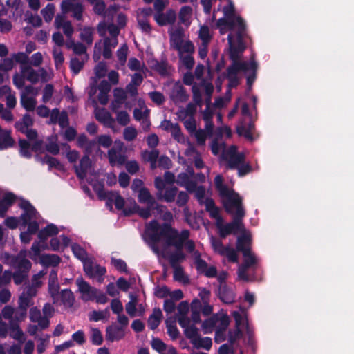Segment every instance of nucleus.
Listing matches in <instances>:
<instances>
[{
  "label": "nucleus",
  "instance_id": "obj_59",
  "mask_svg": "<svg viewBox=\"0 0 354 354\" xmlns=\"http://www.w3.org/2000/svg\"><path fill=\"white\" fill-rule=\"evenodd\" d=\"M44 249V243L41 242H35L32 247L31 250L29 252L30 257L36 261L39 257L41 251Z\"/></svg>",
  "mask_w": 354,
  "mask_h": 354
},
{
  "label": "nucleus",
  "instance_id": "obj_28",
  "mask_svg": "<svg viewBox=\"0 0 354 354\" xmlns=\"http://www.w3.org/2000/svg\"><path fill=\"white\" fill-rule=\"evenodd\" d=\"M154 19L159 25H167L174 21L176 13L171 10L167 11L165 13L157 12L154 15Z\"/></svg>",
  "mask_w": 354,
  "mask_h": 354
},
{
  "label": "nucleus",
  "instance_id": "obj_34",
  "mask_svg": "<svg viewBox=\"0 0 354 354\" xmlns=\"http://www.w3.org/2000/svg\"><path fill=\"white\" fill-rule=\"evenodd\" d=\"M21 73L27 80L32 83L39 81L38 71L34 70L30 65L21 67Z\"/></svg>",
  "mask_w": 354,
  "mask_h": 354
},
{
  "label": "nucleus",
  "instance_id": "obj_31",
  "mask_svg": "<svg viewBox=\"0 0 354 354\" xmlns=\"http://www.w3.org/2000/svg\"><path fill=\"white\" fill-rule=\"evenodd\" d=\"M124 329L122 326L111 325L106 328V338L111 341L118 340L124 337Z\"/></svg>",
  "mask_w": 354,
  "mask_h": 354
},
{
  "label": "nucleus",
  "instance_id": "obj_4",
  "mask_svg": "<svg viewBox=\"0 0 354 354\" xmlns=\"http://www.w3.org/2000/svg\"><path fill=\"white\" fill-rule=\"evenodd\" d=\"M229 48L230 52V57L233 60L232 65L228 68V79L230 80L229 86L230 87H235L239 84L238 77L241 72L245 74H248V84L251 85L254 77H251V75H254L256 70V64L254 60H251L250 62H241L237 59H239L240 54L243 51L237 48L236 44L233 40L232 35H229L228 37Z\"/></svg>",
  "mask_w": 354,
  "mask_h": 354
},
{
  "label": "nucleus",
  "instance_id": "obj_55",
  "mask_svg": "<svg viewBox=\"0 0 354 354\" xmlns=\"http://www.w3.org/2000/svg\"><path fill=\"white\" fill-rule=\"evenodd\" d=\"M192 15V9L189 6H183L180 11L179 17L180 21L186 24L189 25L190 22V19Z\"/></svg>",
  "mask_w": 354,
  "mask_h": 354
},
{
  "label": "nucleus",
  "instance_id": "obj_53",
  "mask_svg": "<svg viewBox=\"0 0 354 354\" xmlns=\"http://www.w3.org/2000/svg\"><path fill=\"white\" fill-rule=\"evenodd\" d=\"M189 312V305L186 301H182L178 306V314L177 317L178 323L180 324V319H183L185 322L189 320L187 317Z\"/></svg>",
  "mask_w": 354,
  "mask_h": 354
},
{
  "label": "nucleus",
  "instance_id": "obj_41",
  "mask_svg": "<svg viewBox=\"0 0 354 354\" xmlns=\"http://www.w3.org/2000/svg\"><path fill=\"white\" fill-rule=\"evenodd\" d=\"M162 318V312L159 308H155L153 311L151 315L149 317L148 319V326L149 327L154 330L156 329L160 324V320Z\"/></svg>",
  "mask_w": 354,
  "mask_h": 354
},
{
  "label": "nucleus",
  "instance_id": "obj_50",
  "mask_svg": "<svg viewBox=\"0 0 354 354\" xmlns=\"http://www.w3.org/2000/svg\"><path fill=\"white\" fill-rule=\"evenodd\" d=\"M189 177L188 174L183 173L178 175L177 183L183 186H185L186 189L192 192L194 190L195 185L189 182Z\"/></svg>",
  "mask_w": 354,
  "mask_h": 354
},
{
  "label": "nucleus",
  "instance_id": "obj_49",
  "mask_svg": "<svg viewBox=\"0 0 354 354\" xmlns=\"http://www.w3.org/2000/svg\"><path fill=\"white\" fill-rule=\"evenodd\" d=\"M128 67L131 71H135L136 72H142V73H145L146 71H147L145 66L134 57H131L129 59L128 62Z\"/></svg>",
  "mask_w": 354,
  "mask_h": 354
},
{
  "label": "nucleus",
  "instance_id": "obj_39",
  "mask_svg": "<svg viewBox=\"0 0 354 354\" xmlns=\"http://www.w3.org/2000/svg\"><path fill=\"white\" fill-rule=\"evenodd\" d=\"M39 262L44 266H56L60 262V258L56 254H43L39 257Z\"/></svg>",
  "mask_w": 354,
  "mask_h": 354
},
{
  "label": "nucleus",
  "instance_id": "obj_22",
  "mask_svg": "<svg viewBox=\"0 0 354 354\" xmlns=\"http://www.w3.org/2000/svg\"><path fill=\"white\" fill-rule=\"evenodd\" d=\"M84 270L91 277H100L104 274V268L95 263L91 259L84 261Z\"/></svg>",
  "mask_w": 354,
  "mask_h": 354
},
{
  "label": "nucleus",
  "instance_id": "obj_2",
  "mask_svg": "<svg viewBox=\"0 0 354 354\" xmlns=\"http://www.w3.org/2000/svg\"><path fill=\"white\" fill-rule=\"evenodd\" d=\"M147 235L151 241L159 242L164 241L167 245H174L176 249H181L183 245L189 252L194 251V244L192 241L187 240L189 236L188 230H183L178 234L176 230L168 225L160 226L156 221H152L147 227Z\"/></svg>",
  "mask_w": 354,
  "mask_h": 354
},
{
  "label": "nucleus",
  "instance_id": "obj_40",
  "mask_svg": "<svg viewBox=\"0 0 354 354\" xmlns=\"http://www.w3.org/2000/svg\"><path fill=\"white\" fill-rule=\"evenodd\" d=\"M50 118L54 122H58L62 127H66L68 124L66 113H59L57 109L53 110Z\"/></svg>",
  "mask_w": 354,
  "mask_h": 354
},
{
  "label": "nucleus",
  "instance_id": "obj_48",
  "mask_svg": "<svg viewBox=\"0 0 354 354\" xmlns=\"http://www.w3.org/2000/svg\"><path fill=\"white\" fill-rule=\"evenodd\" d=\"M94 33V30L91 28L86 27L84 28L81 30L80 32V39L88 45H91L93 43V36Z\"/></svg>",
  "mask_w": 354,
  "mask_h": 354
},
{
  "label": "nucleus",
  "instance_id": "obj_43",
  "mask_svg": "<svg viewBox=\"0 0 354 354\" xmlns=\"http://www.w3.org/2000/svg\"><path fill=\"white\" fill-rule=\"evenodd\" d=\"M59 298L61 299L62 304L66 307H71L73 305L75 298L73 292L70 290H63L59 293Z\"/></svg>",
  "mask_w": 354,
  "mask_h": 354
},
{
  "label": "nucleus",
  "instance_id": "obj_24",
  "mask_svg": "<svg viewBox=\"0 0 354 354\" xmlns=\"http://www.w3.org/2000/svg\"><path fill=\"white\" fill-rule=\"evenodd\" d=\"M62 9L64 12L72 11L73 16L77 19H80L82 17V6L79 3H71L69 1H63Z\"/></svg>",
  "mask_w": 354,
  "mask_h": 354
},
{
  "label": "nucleus",
  "instance_id": "obj_7",
  "mask_svg": "<svg viewBox=\"0 0 354 354\" xmlns=\"http://www.w3.org/2000/svg\"><path fill=\"white\" fill-rule=\"evenodd\" d=\"M251 236L250 234H245L239 236L237 239L236 249L243 253L244 258L243 265L248 267L255 263V257L250 250Z\"/></svg>",
  "mask_w": 354,
  "mask_h": 354
},
{
  "label": "nucleus",
  "instance_id": "obj_37",
  "mask_svg": "<svg viewBox=\"0 0 354 354\" xmlns=\"http://www.w3.org/2000/svg\"><path fill=\"white\" fill-rule=\"evenodd\" d=\"M207 104V108L203 113V117L205 121V129L209 133H210L213 129V124L211 121L213 115V109L210 106V99H208Z\"/></svg>",
  "mask_w": 354,
  "mask_h": 354
},
{
  "label": "nucleus",
  "instance_id": "obj_54",
  "mask_svg": "<svg viewBox=\"0 0 354 354\" xmlns=\"http://www.w3.org/2000/svg\"><path fill=\"white\" fill-rule=\"evenodd\" d=\"M31 297H28L23 292L19 297V306H20V309L21 310V317L24 318L26 315V310L27 308L30 306V299Z\"/></svg>",
  "mask_w": 354,
  "mask_h": 354
},
{
  "label": "nucleus",
  "instance_id": "obj_61",
  "mask_svg": "<svg viewBox=\"0 0 354 354\" xmlns=\"http://www.w3.org/2000/svg\"><path fill=\"white\" fill-rule=\"evenodd\" d=\"M53 55L56 68H59L64 61L62 51L58 47H53Z\"/></svg>",
  "mask_w": 354,
  "mask_h": 354
},
{
  "label": "nucleus",
  "instance_id": "obj_1",
  "mask_svg": "<svg viewBox=\"0 0 354 354\" xmlns=\"http://www.w3.org/2000/svg\"><path fill=\"white\" fill-rule=\"evenodd\" d=\"M106 206L111 211H121L124 214L138 213L141 217L147 218L154 215L165 221L171 219V213L167 212L157 201H106Z\"/></svg>",
  "mask_w": 354,
  "mask_h": 354
},
{
  "label": "nucleus",
  "instance_id": "obj_33",
  "mask_svg": "<svg viewBox=\"0 0 354 354\" xmlns=\"http://www.w3.org/2000/svg\"><path fill=\"white\" fill-rule=\"evenodd\" d=\"M170 96L175 102H184L187 98L183 87L178 83L174 85Z\"/></svg>",
  "mask_w": 354,
  "mask_h": 354
},
{
  "label": "nucleus",
  "instance_id": "obj_25",
  "mask_svg": "<svg viewBox=\"0 0 354 354\" xmlns=\"http://www.w3.org/2000/svg\"><path fill=\"white\" fill-rule=\"evenodd\" d=\"M185 33L181 28H177L171 32L170 45L174 49L178 48L185 41Z\"/></svg>",
  "mask_w": 354,
  "mask_h": 354
},
{
  "label": "nucleus",
  "instance_id": "obj_17",
  "mask_svg": "<svg viewBox=\"0 0 354 354\" xmlns=\"http://www.w3.org/2000/svg\"><path fill=\"white\" fill-rule=\"evenodd\" d=\"M223 205L226 212L230 214L234 219L241 220L245 215L241 201H224Z\"/></svg>",
  "mask_w": 354,
  "mask_h": 354
},
{
  "label": "nucleus",
  "instance_id": "obj_18",
  "mask_svg": "<svg viewBox=\"0 0 354 354\" xmlns=\"http://www.w3.org/2000/svg\"><path fill=\"white\" fill-rule=\"evenodd\" d=\"M194 93V100L196 104L190 103L185 109H183L178 111V117L181 120H185L187 117H192L196 111V104H200L201 102V96L195 86L192 88Z\"/></svg>",
  "mask_w": 354,
  "mask_h": 354
},
{
  "label": "nucleus",
  "instance_id": "obj_52",
  "mask_svg": "<svg viewBox=\"0 0 354 354\" xmlns=\"http://www.w3.org/2000/svg\"><path fill=\"white\" fill-rule=\"evenodd\" d=\"M159 152L158 150H152L150 151H145L142 153L143 158L151 162V167L152 169L156 167V160L158 158Z\"/></svg>",
  "mask_w": 354,
  "mask_h": 354
},
{
  "label": "nucleus",
  "instance_id": "obj_11",
  "mask_svg": "<svg viewBox=\"0 0 354 354\" xmlns=\"http://www.w3.org/2000/svg\"><path fill=\"white\" fill-rule=\"evenodd\" d=\"M216 227L218 228L220 234L223 237H225L227 235L230 234H236L237 232H241L243 236L245 234H250L247 232L243 226V224L241 221V220L234 219L233 222L224 225L223 220L218 221L216 224Z\"/></svg>",
  "mask_w": 354,
  "mask_h": 354
},
{
  "label": "nucleus",
  "instance_id": "obj_57",
  "mask_svg": "<svg viewBox=\"0 0 354 354\" xmlns=\"http://www.w3.org/2000/svg\"><path fill=\"white\" fill-rule=\"evenodd\" d=\"M55 7L53 3H48L41 11V13L46 22H50L53 19L55 14Z\"/></svg>",
  "mask_w": 354,
  "mask_h": 354
},
{
  "label": "nucleus",
  "instance_id": "obj_23",
  "mask_svg": "<svg viewBox=\"0 0 354 354\" xmlns=\"http://www.w3.org/2000/svg\"><path fill=\"white\" fill-rule=\"evenodd\" d=\"M96 119L105 126L113 129L115 120L105 109L96 108L95 110Z\"/></svg>",
  "mask_w": 354,
  "mask_h": 354
},
{
  "label": "nucleus",
  "instance_id": "obj_20",
  "mask_svg": "<svg viewBox=\"0 0 354 354\" xmlns=\"http://www.w3.org/2000/svg\"><path fill=\"white\" fill-rule=\"evenodd\" d=\"M214 183L216 189L221 197L226 198V199H240L237 193H235L233 190L223 184V178L221 175L216 176Z\"/></svg>",
  "mask_w": 354,
  "mask_h": 354
},
{
  "label": "nucleus",
  "instance_id": "obj_56",
  "mask_svg": "<svg viewBox=\"0 0 354 354\" xmlns=\"http://www.w3.org/2000/svg\"><path fill=\"white\" fill-rule=\"evenodd\" d=\"M71 249L74 255L77 259L81 260L83 262V263H84V261H88L89 259L88 258H87V254L86 251L79 245L73 244L71 245Z\"/></svg>",
  "mask_w": 354,
  "mask_h": 354
},
{
  "label": "nucleus",
  "instance_id": "obj_64",
  "mask_svg": "<svg viewBox=\"0 0 354 354\" xmlns=\"http://www.w3.org/2000/svg\"><path fill=\"white\" fill-rule=\"evenodd\" d=\"M198 37L202 43L207 44L212 37L209 28L206 26H202L199 30Z\"/></svg>",
  "mask_w": 354,
  "mask_h": 354
},
{
  "label": "nucleus",
  "instance_id": "obj_30",
  "mask_svg": "<svg viewBox=\"0 0 354 354\" xmlns=\"http://www.w3.org/2000/svg\"><path fill=\"white\" fill-rule=\"evenodd\" d=\"M218 295L221 299L226 304H231L234 301V294L233 290L227 287L225 283L220 285Z\"/></svg>",
  "mask_w": 354,
  "mask_h": 354
},
{
  "label": "nucleus",
  "instance_id": "obj_45",
  "mask_svg": "<svg viewBox=\"0 0 354 354\" xmlns=\"http://www.w3.org/2000/svg\"><path fill=\"white\" fill-rule=\"evenodd\" d=\"M66 46L68 48H72L73 52L78 55L82 56V57H84V59H88V55L86 53V48L84 45L80 43L74 44L73 42H67Z\"/></svg>",
  "mask_w": 354,
  "mask_h": 354
},
{
  "label": "nucleus",
  "instance_id": "obj_44",
  "mask_svg": "<svg viewBox=\"0 0 354 354\" xmlns=\"http://www.w3.org/2000/svg\"><path fill=\"white\" fill-rule=\"evenodd\" d=\"M109 317V310L108 308L101 311L93 310L88 314V319L91 322H98L100 320L108 319Z\"/></svg>",
  "mask_w": 354,
  "mask_h": 354
},
{
  "label": "nucleus",
  "instance_id": "obj_21",
  "mask_svg": "<svg viewBox=\"0 0 354 354\" xmlns=\"http://www.w3.org/2000/svg\"><path fill=\"white\" fill-rule=\"evenodd\" d=\"M75 171L80 178H86L88 181L91 180L88 176L91 174V160L87 155L81 159L80 165L75 167Z\"/></svg>",
  "mask_w": 354,
  "mask_h": 354
},
{
  "label": "nucleus",
  "instance_id": "obj_27",
  "mask_svg": "<svg viewBox=\"0 0 354 354\" xmlns=\"http://www.w3.org/2000/svg\"><path fill=\"white\" fill-rule=\"evenodd\" d=\"M180 325L184 329L185 336L191 340V342L199 336L198 329L190 324V320L185 322L183 319H180Z\"/></svg>",
  "mask_w": 354,
  "mask_h": 354
},
{
  "label": "nucleus",
  "instance_id": "obj_6",
  "mask_svg": "<svg viewBox=\"0 0 354 354\" xmlns=\"http://www.w3.org/2000/svg\"><path fill=\"white\" fill-rule=\"evenodd\" d=\"M230 323L227 315L223 310L206 319L202 325L205 333L216 331V342L224 339L223 331L226 330Z\"/></svg>",
  "mask_w": 354,
  "mask_h": 354
},
{
  "label": "nucleus",
  "instance_id": "obj_12",
  "mask_svg": "<svg viewBox=\"0 0 354 354\" xmlns=\"http://www.w3.org/2000/svg\"><path fill=\"white\" fill-rule=\"evenodd\" d=\"M39 93L37 88L28 86L21 93V104L27 111H33L37 105L36 97Z\"/></svg>",
  "mask_w": 354,
  "mask_h": 354
},
{
  "label": "nucleus",
  "instance_id": "obj_42",
  "mask_svg": "<svg viewBox=\"0 0 354 354\" xmlns=\"http://www.w3.org/2000/svg\"><path fill=\"white\" fill-rule=\"evenodd\" d=\"M149 116V110L144 102H139V107L133 111V117L137 121H141Z\"/></svg>",
  "mask_w": 354,
  "mask_h": 354
},
{
  "label": "nucleus",
  "instance_id": "obj_32",
  "mask_svg": "<svg viewBox=\"0 0 354 354\" xmlns=\"http://www.w3.org/2000/svg\"><path fill=\"white\" fill-rule=\"evenodd\" d=\"M26 256V251H21L17 257L10 256L7 252H3L1 254L0 259L4 263L16 267L19 265V261H20L21 259H25Z\"/></svg>",
  "mask_w": 354,
  "mask_h": 354
},
{
  "label": "nucleus",
  "instance_id": "obj_46",
  "mask_svg": "<svg viewBox=\"0 0 354 354\" xmlns=\"http://www.w3.org/2000/svg\"><path fill=\"white\" fill-rule=\"evenodd\" d=\"M192 344L197 348H203L209 350L212 347V342L209 337H201L198 336L193 340Z\"/></svg>",
  "mask_w": 354,
  "mask_h": 354
},
{
  "label": "nucleus",
  "instance_id": "obj_5",
  "mask_svg": "<svg viewBox=\"0 0 354 354\" xmlns=\"http://www.w3.org/2000/svg\"><path fill=\"white\" fill-rule=\"evenodd\" d=\"M211 147L213 153L221 154L222 160L225 161L230 168H236L240 176H243L251 171L249 165H242L245 156L243 153H236L235 146L232 145L226 148L223 143L214 141Z\"/></svg>",
  "mask_w": 354,
  "mask_h": 354
},
{
  "label": "nucleus",
  "instance_id": "obj_16",
  "mask_svg": "<svg viewBox=\"0 0 354 354\" xmlns=\"http://www.w3.org/2000/svg\"><path fill=\"white\" fill-rule=\"evenodd\" d=\"M32 124V118L29 115H25L21 121L15 123V127L17 130L26 134L30 140H34L37 137V133L30 129Z\"/></svg>",
  "mask_w": 354,
  "mask_h": 354
},
{
  "label": "nucleus",
  "instance_id": "obj_62",
  "mask_svg": "<svg viewBox=\"0 0 354 354\" xmlns=\"http://www.w3.org/2000/svg\"><path fill=\"white\" fill-rule=\"evenodd\" d=\"M138 135L137 129L133 127H126L123 131V138L127 141L135 140Z\"/></svg>",
  "mask_w": 354,
  "mask_h": 354
},
{
  "label": "nucleus",
  "instance_id": "obj_51",
  "mask_svg": "<svg viewBox=\"0 0 354 354\" xmlns=\"http://www.w3.org/2000/svg\"><path fill=\"white\" fill-rule=\"evenodd\" d=\"M179 55L192 54L194 52V46L192 41L187 39L178 48L176 49Z\"/></svg>",
  "mask_w": 354,
  "mask_h": 354
},
{
  "label": "nucleus",
  "instance_id": "obj_35",
  "mask_svg": "<svg viewBox=\"0 0 354 354\" xmlns=\"http://www.w3.org/2000/svg\"><path fill=\"white\" fill-rule=\"evenodd\" d=\"M100 93L97 95V100L102 104H106L108 102V93L111 90L109 84L104 80L102 81L98 86Z\"/></svg>",
  "mask_w": 354,
  "mask_h": 354
},
{
  "label": "nucleus",
  "instance_id": "obj_36",
  "mask_svg": "<svg viewBox=\"0 0 354 354\" xmlns=\"http://www.w3.org/2000/svg\"><path fill=\"white\" fill-rule=\"evenodd\" d=\"M30 319L32 322H38L41 328H46L49 324V321L46 318L41 316L40 310L36 308H32L30 310Z\"/></svg>",
  "mask_w": 354,
  "mask_h": 354
},
{
  "label": "nucleus",
  "instance_id": "obj_38",
  "mask_svg": "<svg viewBox=\"0 0 354 354\" xmlns=\"http://www.w3.org/2000/svg\"><path fill=\"white\" fill-rule=\"evenodd\" d=\"M235 322L236 328L245 329L248 327V323L246 319V314L243 309L240 308L239 311H234L232 313Z\"/></svg>",
  "mask_w": 354,
  "mask_h": 354
},
{
  "label": "nucleus",
  "instance_id": "obj_60",
  "mask_svg": "<svg viewBox=\"0 0 354 354\" xmlns=\"http://www.w3.org/2000/svg\"><path fill=\"white\" fill-rule=\"evenodd\" d=\"M86 60L84 57H81V59L77 57L72 58L71 60V69L75 74H77L82 68Z\"/></svg>",
  "mask_w": 354,
  "mask_h": 354
},
{
  "label": "nucleus",
  "instance_id": "obj_47",
  "mask_svg": "<svg viewBox=\"0 0 354 354\" xmlns=\"http://www.w3.org/2000/svg\"><path fill=\"white\" fill-rule=\"evenodd\" d=\"M58 228L54 224L48 225L44 229L39 232V238L41 240H45L47 237L57 234L58 233Z\"/></svg>",
  "mask_w": 354,
  "mask_h": 354
},
{
  "label": "nucleus",
  "instance_id": "obj_8",
  "mask_svg": "<svg viewBox=\"0 0 354 354\" xmlns=\"http://www.w3.org/2000/svg\"><path fill=\"white\" fill-rule=\"evenodd\" d=\"M151 241L153 242L151 245L153 251L158 255L162 256L165 258H168L173 266H176L178 263L182 261L185 259V255L180 249H177L178 251L176 253L169 255L167 252V247L168 245L165 244L163 240L159 242H155L154 241Z\"/></svg>",
  "mask_w": 354,
  "mask_h": 354
},
{
  "label": "nucleus",
  "instance_id": "obj_63",
  "mask_svg": "<svg viewBox=\"0 0 354 354\" xmlns=\"http://www.w3.org/2000/svg\"><path fill=\"white\" fill-rule=\"evenodd\" d=\"M59 283H48V292L55 304L57 303L59 300Z\"/></svg>",
  "mask_w": 354,
  "mask_h": 354
},
{
  "label": "nucleus",
  "instance_id": "obj_29",
  "mask_svg": "<svg viewBox=\"0 0 354 354\" xmlns=\"http://www.w3.org/2000/svg\"><path fill=\"white\" fill-rule=\"evenodd\" d=\"M201 205L205 207V210L209 214V216L216 220V224L218 221L222 220L220 216V209L215 206L214 201H201Z\"/></svg>",
  "mask_w": 354,
  "mask_h": 354
},
{
  "label": "nucleus",
  "instance_id": "obj_3",
  "mask_svg": "<svg viewBox=\"0 0 354 354\" xmlns=\"http://www.w3.org/2000/svg\"><path fill=\"white\" fill-rule=\"evenodd\" d=\"M227 5L223 8L224 17L219 19L216 22V27L219 29L221 34L223 35L229 30L236 32V35L232 32L233 40L237 48L241 50L245 49L242 41V32L245 29V24L243 19L234 14V6L232 0H226Z\"/></svg>",
  "mask_w": 354,
  "mask_h": 354
},
{
  "label": "nucleus",
  "instance_id": "obj_26",
  "mask_svg": "<svg viewBox=\"0 0 354 354\" xmlns=\"http://www.w3.org/2000/svg\"><path fill=\"white\" fill-rule=\"evenodd\" d=\"M55 25L57 28H62L66 37H70L73 33V28L70 23L64 17L57 15L55 17Z\"/></svg>",
  "mask_w": 354,
  "mask_h": 354
},
{
  "label": "nucleus",
  "instance_id": "obj_19",
  "mask_svg": "<svg viewBox=\"0 0 354 354\" xmlns=\"http://www.w3.org/2000/svg\"><path fill=\"white\" fill-rule=\"evenodd\" d=\"M17 270L13 274L14 281L16 284L19 285L23 282L26 277V273L31 268L30 262L26 259H21L19 261V265L15 267Z\"/></svg>",
  "mask_w": 354,
  "mask_h": 354
},
{
  "label": "nucleus",
  "instance_id": "obj_13",
  "mask_svg": "<svg viewBox=\"0 0 354 354\" xmlns=\"http://www.w3.org/2000/svg\"><path fill=\"white\" fill-rule=\"evenodd\" d=\"M241 111L244 118L241 124L237 127V133L240 136H244L248 140H252L253 137L252 131L254 126L251 122V118L248 114V106L247 104H243Z\"/></svg>",
  "mask_w": 354,
  "mask_h": 354
},
{
  "label": "nucleus",
  "instance_id": "obj_10",
  "mask_svg": "<svg viewBox=\"0 0 354 354\" xmlns=\"http://www.w3.org/2000/svg\"><path fill=\"white\" fill-rule=\"evenodd\" d=\"M117 44V38L114 37L106 38L104 41H100L95 43L93 53L94 59L97 61L100 59L102 51L104 58H110L111 57L112 49L114 48Z\"/></svg>",
  "mask_w": 354,
  "mask_h": 354
},
{
  "label": "nucleus",
  "instance_id": "obj_9",
  "mask_svg": "<svg viewBox=\"0 0 354 354\" xmlns=\"http://www.w3.org/2000/svg\"><path fill=\"white\" fill-rule=\"evenodd\" d=\"M19 206L24 209V213L21 215L24 223L26 224L29 222L28 226V232L30 234H35L39 228V225L35 221H30L32 218H36L37 212L32 206L28 201H21Z\"/></svg>",
  "mask_w": 354,
  "mask_h": 354
},
{
  "label": "nucleus",
  "instance_id": "obj_58",
  "mask_svg": "<svg viewBox=\"0 0 354 354\" xmlns=\"http://www.w3.org/2000/svg\"><path fill=\"white\" fill-rule=\"evenodd\" d=\"M115 100L111 104V109L115 111L125 98V93L122 89L116 88L114 90Z\"/></svg>",
  "mask_w": 354,
  "mask_h": 354
},
{
  "label": "nucleus",
  "instance_id": "obj_15",
  "mask_svg": "<svg viewBox=\"0 0 354 354\" xmlns=\"http://www.w3.org/2000/svg\"><path fill=\"white\" fill-rule=\"evenodd\" d=\"M123 143L121 141H115V146L109 151L108 157L111 165H122L125 162V157L121 153Z\"/></svg>",
  "mask_w": 354,
  "mask_h": 354
},
{
  "label": "nucleus",
  "instance_id": "obj_14",
  "mask_svg": "<svg viewBox=\"0 0 354 354\" xmlns=\"http://www.w3.org/2000/svg\"><path fill=\"white\" fill-rule=\"evenodd\" d=\"M75 284L78 288V292L80 294V299L84 301H93L94 294L96 292V289L92 287L83 279L79 277L75 281Z\"/></svg>",
  "mask_w": 354,
  "mask_h": 354
}]
</instances>
